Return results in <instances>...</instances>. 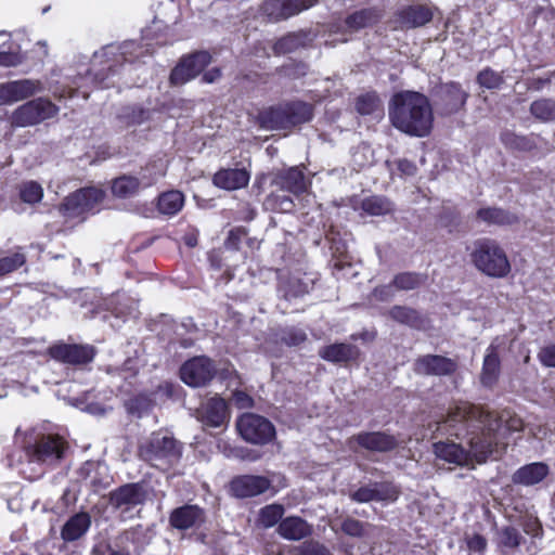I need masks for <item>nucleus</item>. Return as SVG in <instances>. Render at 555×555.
<instances>
[{
	"label": "nucleus",
	"instance_id": "obj_15",
	"mask_svg": "<svg viewBox=\"0 0 555 555\" xmlns=\"http://www.w3.org/2000/svg\"><path fill=\"white\" fill-rule=\"evenodd\" d=\"M146 496L147 491L143 483H127L111 492L109 503L115 508L129 511L137 505L143 504Z\"/></svg>",
	"mask_w": 555,
	"mask_h": 555
},
{
	"label": "nucleus",
	"instance_id": "obj_64",
	"mask_svg": "<svg viewBox=\"0 0 555 555\" xmlns=\"http://www.w3.org/2000/svg\"><path fill=\"white\" fill-rule=\"evenodd\" d=\"M238 240H240V231H230V234H229V237L227 241V246L236 248V245H237L236 242Z\"/></svg>",
	"mask_w": 555,
	"mask_h": 555
},
{
	"label": "nucleus",
	"instance_id": "obj_6",
	"mask_svg": "<svg viewBox=\"0 0 555 555\" xmlns=\"http://www.w3.org/2000/svg\"><path fill=\"white\" fill-rule=\"evenodd\" d=\"M59 107L50 100L37 98L14 109L10 117L13 127H30L54 117Z\"/></svg>",
	"mask_w": 555,
	"mask_h": 555
},
{
	"label": "nucleus",
	"instance_id": "obj_31",
	"mask_svg": "<svg viewBox=\"0 0 555 555\" xmlns=\"http://www.w3.org/2000/svg\"><path fill=\"white\" fill-rule=\"evenodd\" d=\"M279 183L285 191L294 195L302 194L308 189V182L304 172L297 167H292L279 175Z\"/></svg>",
	"mask_w": 555,
	"mask_h": 555
},
{
	"label": "nucleus",
	"instance_id": "obj_24",
	"mask_svg": "<svg viewBox=\"0 0 555 555\" xmlns=\"http://www.w3.org/2000/svg\"><path fill=\"white\" fill-rule=\"evenodd\" d=\"M92 524L91 516L87 512H79L72 515L63 525L61 538L65 542H74L82 538Z\"/></svg>",
	"mask_w": 555,
	"mask_h": 555
},
{
	"label": "nucleus",
	"instance_id": "obj_48",
	"mask_svg": "<svg viewBox=\"0 0 555 555\" xmlns=\"http://www.w3.org/2000/svg\"><path fill=\"white\" fill-rule=\"evenodd\" d=\"M380 106V101L375 93H366L359 96L357 101V111L361 115L373 114Z\"/></svg>",
	"mask_w": 555,
	"mask_h": 555
},
{
	"label": "nucleus",
	"instance_id": "obj_58",
	"mask_svg": "<svg viewBox=\"0 0 555 555\" xmlns=\"http://www.w3.org/2000/svg\"><path fill=\"white\" fill-rule=\"evenodd\" d=\"M539 359L543 365L555 367V345H550L541 349Z\"/></svg>",
	"mask_w": 555,
	"mask_h": 555
},
{
	"label": "nucleus",
	"instance_id": "obj_27",
	"mask_svg": "<svg viewBox=\"0 0 555 555\" xmlns=\"http://www.w3.org/2000/svg\"><path fill=\"white\" fill-rule=\"evenodd\" d=\"M433 17L431 11L423 5H410L398 13V24L401 28L421 27Z\"/></svg>",
	"mask_w": 555,
	"mask_h": 555
},
{
	"label": "nucleus",
	"instance_id": "obj_8",
	"mask_svg": "<svg viewBox=\"0 0 555 555\" xmlns=\"http://www.w3.org/2000/svg\"><path fill=\"white\" fill-rule=\"evenodd\" d=\"M181 451L177 441L167 434L156 433L140 447V456L157 466V461H172L180 456Z\"/></svg>",
	"mask_w": 555,
	"mask_h": 555
},
{
	"label": "nucleus",
	"instance_id": "obj_53",
	"mask_svg": "<svg viewBox=\"0 0 555 555\" xmlns=\"http://www.w3.org/2000/svg\"><path fill=\"white\" fill-rule=\"evenodd\" d=\"M469 555H483L487 550V540L480 534H473L466 538Z\"/></svg>",
	"mask_w": 555,
	"mask_h": 555
},
{
	"label": "nucleus",
	"instance_id": "obj_19",
	"mask_svg": "<svg viewBox=\"0 0 555 555\" xmlns=\"http://www.w3.org/2000/svg\"><path fill=\"white\" fill-rule=\"evenodd\" d=\"M270 487L266 477L245 475L234 478L230 488L236 498H250L263 493Z\"/></svg>",
	"mask_w": 555,
	"mask_h": 555
},
{
	"label": "nucleus",
	"instance_id": "obj_12",
	"mask_svg": "<svg viewBox=\"0 0 555 555\" xmlns=\"http://www.w3.org/2000/svg\"><path fill=\"white\" fill-rule=\"evenodd\" d=\"M467 98L468 93L462 89L460 83H443L437 89L435 106L439 114L452 115L465 105Z\"/></svg>",
	"mask_w": 555,
	"mask_h": 555
},
{
	"label": "nucleus",
	"instance_id": "obj_50",
	"mask_svg": "<svg viewBox=\"0 0 555 555\" xmlns=\"http://www.w3.org/2000/svg\"><path fill=\"white\" fill-rule=\"evenodd\" d=\"M477 81L487 89H496L503 83V77L499 73L486 68L478 74Z\"/></svg>",
	"mask_w": 555,
	"mask_h": 555
},
{
	"label": "nucleus",
	"instance_id": "obj_40",
	"mask_svg": "<svg viewBox=\"0 0 555 555\" xmlns=\"http://www.w3.org/2000/svg\"><path fill=\"white\" fill-rule=\"evenodd\" d=\"M522 541L518 529L507 526L498 532V545L502 550H516Z\"/></svg>",
	"mask_w": 555,
	"mask_h": 555
},
{
	"label": "nucleus",
	"instance_id": "obj_62",
	"mask_svg": "<svg viewBox=\"0 0 555 555\" xmlns=\"http://www.w3.org/2000/svg\"><path fill=\"white\" fill-rule=\"evenodd\" d=\"M374 294L379 299L385 300L391 296V286L387 285V286L376 287L374 291Z\"/></svg>",
	"mask_w": 555,
	"mask_h": 555
},
{
	"label": "nucleus",
	"instance_id": "obj_17",
	"mask_svg": "<svg viewBox=\"0 0 555 555\" xmlns=\"http://www.w3.org/2000/svg\"><path fill=\"white\" fill-rule=\"evenodd\" d=\"M50 356L68 364H86L94 357V349L90 346L59 344L49 348Z\"/></svg>",
	"mask_w": 555,
	"mask_h": 555
},
{
	"label": "nucleus",
	"instance_id": "obj_52",
	"mask_svg": "<svg viewBox=\"0 0 555 555\" xmlns=\"http://www.w3.org/2000/svg\"><path fill=\"white\" fill-rule=\"evenodd\" d=\"M296 550L297 555H332L324 545L315 541L304 542Z\"/></svg>",
	"mask_w": 555,
	"mask_h": 555
},
{
	"label": "nucleus",
	"instance_id": "obj_42",
	"mask_svg": "<svg viewBox=\"0 0 555 555\" xmlns=\"http://www.w3.org/2000/svg\"><path fill=\"white\" fill-rule=\"evenodd\" d=\"M20 196L22 201L25 203H38L41 201L43 196L42 186L35 181L24 182L20 189Z\"/></svg>",
	"mask_w": 555,
	"mask_h": 555
},
{
	"label": "nucleus",
	"instance_id": "obj_28",
	"mask_svg": "<svg viewBox=\"0 0 555 555\" xmlns=\"http://www.w3.org/2000/svg\"><path fill=\"white\" fill-rule=\"evenodd\" d=\"M319 354L328 362L341 363L356 360L359 357V349L351 344H332L321 348Z\"/></svg>",
	"mask_w": 555,
	"mask_h": 555
},
{
	"label": "nucleus",
	"instance_id": "obj_32",
	"mask_svg": "<svg viewBox=\"0 0 555 555\" xmlns=\"http://www.w3.org/2000/svg\"><path fill=\"white\" fill-rule=\"evenodd\" d=\"M361 208L371 216H384L393 211V204L384 196L373 195L361 202Z\"/></svg>",
	"mask_w": 555,
	"mask_h": 555
},
{
	"label": "nucleus",
	"instance_id": "obj_45",
	"mask_svg": "<svg viewBox=\"0 0 555 555\" xmlns=\"http://www.w3.org/2000/svg\"><path fill=\"white\" fill-rule=\"evenodd\" d=\"M151 112L139 106L126 107L120 118L125 119L128 125H141L149 120Z\"/></svg>",
	"mask_w": 555,
	"mask_h": 555
},
{
	"label": "nucleus",
	"instance_id": "obj_34",
	"mask_svg": "<svg viewBox=\"0 0 555 555\" xmlns=\"http://www.w3.org/2000/svg\"><path fill=\"white\" fill-rule=\"evenodd\" d=\"M288 127L307 122L312 118V106L304 102L287 103Z\"/></svg>",
	"mask_w": 555,
	"mask_h": 555
},
{
	"label": "nucleus",
	"instance_id": "obj_54",
	"mask_svg": "<svg viewBox=\"0 0 555 555\" xmlns=\"http://www.w3.org/2000/svg\"><path fill=\"white\" fill-rule=\"evenodd\" d=\"M26 55L20 51L16 52H0V66L16 67L24 63Z\"/></svg>",
	"mask_w": 555,
	"mask_h": 555
},
{
	"label": "nucleus",
	"instance_id": "obj_35",
	"mask_svg": "<svg viewBox=\"0 0 555 555\" xmlns=\"http://www.w3.org/2000/svg\"><path fill=\"white\" fill-rule=\"evenodd\" d=\"M379 18L378 11L364 9L350 14L346 18V26L351 30H359L375 23Z\"/></svg>",
	"mask_w": 555,
	"mask_h": 555
},
{
	"label": "nucleus",
	"instance_id": "obj_33",
	"mask_svg": "<svg viewBox=\"0 0 555 555\" xmlns=\"http://www.w3.org/2000/svg\"><path fill=\"white\" fill-rule=\"evenodd\" d=\"M184 204V196L179 191H169L163 193L158 198V210L163 215H176L181 210Z\"/></svg>",
	"mask_w": 555,
	"mask_h": 555
},
{
	"label": "nucleus",
	"instance_id": "obj_3",
	"mask_svg": "<svg viewBox=\"0 0 555 555\" xmlns=\"http://www.w3.org/2000/svg\"><path fill=\"white\" fill-rule=\"evenodd\" d=\"M68 448L67 441L55 434L41 435L24 449L20 473L27 479L41 477L47 469L55 467L63 460Z\"/></svg>",
	"mask_w": 555,
	"mask_h": 555
},
{
	"label": "nucleus",
	"instance_id": "obj_63",
	"mask_svg": "<svg viewBox=\"0 0 555 555\" xmlns=\"http://www.w3.org/2000/svg\"><path fill=\"white\" fill-rule=\"evenodd\" d=\"M218 77H220V70L218 68L212 69L210 72H207L204 74L203 79L205 82L211 83L214 82Z\"/></svg>",
	"mask_w": 555,
	"mask_h": 555
},
{
	"label": "nucleus",
	"instance_id": "obj_60",
	"mask_svg": "<svg viewBox=\"0 0 555 555\" xmlns=\"http://www.w3.org/2000/svg\"><path fill=\"white\" fill-rule=\"evenodd\" d=\"M529 434L539 440H543L547 436V428L542 424H528Z\"/></svg>",
	"mask_w": 555,
	"mask_h": 555
},
{
	"label": "nucleus",
	"instance_id": "obj_11",
	"mask_svg": "<svg viewBox=\"0 0 555 555\" xmlns=\"http://www.w3.org/2000/svg\"><path fill=\"white\" fill-rule=\"evenodd\" d=\"M42 90L41 81L36 79H20L0 83V106L30 99Z\"/></svg>",
	"mask_w": 555,
	"mask_h": 555
},
{
	"label": "nucleus",
	"instance_id": "obj_10",
	"mask_svg": "<svg viewBox=\"0 0 555 555\" xmlns=\"http://www.w3.org/2000/svg\"><path fill=\"white\" fill-rule=\"evenodd\" d=\"M210 54L198 51L181 59L170 74V82L181 86L194 79L210 63Z\"/></svg>",
	"mask_w": 555,
	"mask_h": 555
},
{
	"label": "nucleus",
	"instance_id": "obj_5",
	"mask_svg": "<svg viewBox=\"0 0 555 555\" xmlns=\"http://www.w3.org/2000/svg\"><path fill=\"white\" fill-rule=\"evenodd\" d=\"M472 259L476 268L485 274L493 278H503L511 266L503 249L493 241L483 240L476 243L472 253Z\"/></svg>",
	"mask_w": 555,
	"mask_h": 555
},
{
	"label": "nucleus",
	"instance_id": "obj_23",
	"mask_svg": "<svg viewBox=\"0 0 555 555\" xmlns=\"http://www.w3.org/2000/svg\"><path fill=\"white\" fill-rule=\"evenodd\" d=\"M204 520V511L196 505L178 507L170 515L171 526L180 530L197 527L203 524Z\"/></svg>",
	"mask_w": 555,
	"mask_h": 555
},
{
	"label": "nucleus",
	"instance_id": "obj_46",
	"mask_svg": "<svg viewBox=\"0 0 555 555\" xmlns=\"http://www.w3.org/2000/svg\"><path fill=\"white\" fill-rule=\"evenodd\" d=\"M479 219L489 222L504 224L511 222V217L502 209L499 208H482L477 212Z\"/></svg>",
	"mask_w": 555,
	"mask_h": 555
},
{
	"label": "nucleus",
	"instance_id": "obj_43",
	"mask_svg": "<svg viewBox=\"0 0 555 555\" xmlns=\"http://www.w3.org/2000/svg\"><path fill=\"white\" fill-rule=\"evenodd\" d=\"M373 489L375 501L393 502L399 494L397 487L390 482H374Z\"/></svg>",
	"mask_w": 555,
	"mask_h": 555
},
{
	"label": "nucleus",
	"instance_id": "obj_13",
	"mask_svg": "<svg viewBox=\"0 0 555 555\" xmlns=\"http://www.w3.org/2000/svg\"><path fill=\"white\" fill-rule=\"evenodd\" d=\"M216 373L212 361L206 357H195L180 369L181 379L191 387H202L211 380Z\"/></svg>",
	"mask_w": 555,
	"mask_h": 555
},
{
	"label": "nucleus",
	"instance_id": "obj_41",
	"mask_svg": "<svg viewBox=\"0 0 555 555\" xmlns=\"http://www.w3.org/2000/svg\"><path fill=\"white\" fill-rule=\"evenodd\" d=\"M425 282V276L417 273L404 272L395 276L393 285L398 289L412 291L420 287Z\"/></svg>",
	"mask_w": 555,
	"mask_h": 555
},
{
	"label": "nucleus",
	"instance_id": "obj_25",
	"mask_svg": "<svg viewBox=\"0 0 555 555\" xmlns=\"http://www.w3.org/2000/svg\"><path fill=\"white\" fill-rule=\"evenodd\" d=\"M550 473V468L545 463L535 462L527 464L518 468L512 477L516 485L534 486L541 482Z\"/></svg>",
	"mask_w": 555,
	"mask_h": 555
},
{
	"label": "nucleus",
	"instance_id": "obj_21",
	"mask_svg": "<svg viewBox=\"0 0 555 555\" xmlns=\"http://www.w3.org/2000/svg\"><path fill=\"white\" fill-rule=\"evenodd\" d=\"M276 531L285 540L299 541L310 537L313 527L301 517L289 516L280 521Z\"/></svg>",
	"mask_w": 555,
	"mask_h": 555
},
{
	"label": "nucleus",
	"instance_id": "obj_39",
	"mask_svg": "<svg viewBox=\"0 0 555 555\" xmlns=\"http://www.w3.org/2000/svg\"><path fill=\"white\" fill-rule=\"evenodd\" d=\"M530 113L541 121L555 120V101L552 99H540L530 105Z\"/></svg>",
	"mask_w": 555,
	"mask_h": 555
},
{
	"label": "nucleus",
	"instance_id": "obj_2",
	"mask_svg": "<svg viewBox=\"0 0 555 555\" xmlns=\"http://www.w3.org/2000/svg\"><path fill=\"white\" fill-rule=\"evenodd\" d=\"M388 115L396 129L411 137H426L433 128L434 115L429 100L416 91L393 94Z\"/></svg>",
	"mask_w": 555,
	"mask_h": 555
},
{
	"label": "nucleus",
	"instance_id": "obj_9",
	"mask_svg": "<svg viewBox=\"0 0 555 555\" xmlns=\"http://www.w3.org/2000/svg\"><path fill=\"white\" fill-rule=\"evenodd\" d=\"M104 198V192L95 186L80 189L68 195L61 206L66 218H78L93 210Z\"/></svg>",
	"mask_w": 555,
	"mask_h": 555
},
{
	"label": "nucleus",
	"instance_id": "obj_56",
	"mask_svg": "<svg viewBox=\"0 0 555 555\" xmlns=\"http://www.w3.org/2000/svg\"><path fill=\"white\" fill-rule=\"evenodd\" d=\"M351 499L359 503L375 501L373 483L359 488L351 494Z\"/></svg>",
	"mask_w": 555,
	"mask_h": 555
},
{
	"label": "nucleus",
	"instance_id": "obj_1",
	"mask_svg": "<svg viewBox=\"0 0 555 555\" xmlns=\"http://www.w3.org/2000/svg\"><path fill=\"white\" fill-rule=\"evenodd\" d=\"M524 426L522 420L508 410L495 414L462 402L449 410L447 417L436 424V430L466 439L469 449L439 441L434 443V451L439 460L450 464L473 466L474 461L483 463L488 457L501 456L508 436L521 431Z\"/></svg>",
	"mask_w": 555,
	"mask_h": 555
},
{
	"label": "nucleus",
	"instance_id": "obj_37",
	"mask_svg": "<svg viewBox=\"0 0 555 555\" xmlns=\"http://www.w3.org/2000/svg\"><path fill=\"white\" fill-rule=\"evenodd\" d=\"M389 315L392 320L412 327H421L423 323L418 312L408 307L395 306Z\"/></svg>",
	"mask_w": 555,
	"mask_h": 555
},
{
	"label": "nucleus",
	"instance_id": "obj_49",
	"mask_svg": "<svg viewBox=\"0 0 555 555\" xmlns=\"http://www.w3.org/2000/svg\"><path fill=\"white\" fill-rule=\"evenodd\" d=\"M154 404L153 399L147 395H139L128 402L129 412L141 416L152 409Z\"/></svg>",
	"mask_w": 555,
	"mask_h": 555
},
{
	"label": "nucleus",
	"instance_id": "obj_44",
	"mask_svg": "<svg viewBox=\"0 0 555 555\" xmlns=\"http://www.w3.org/2000/svg\"><path fill=\"white\" fill-rule=\"evenodd\" d=\"M302 43L301 37L296 34H288L279 39L274 46L273 51L275 54H285L293 52Z\"/></svg>",
	"mask_w": 555,
	"mask_h": 555
},
{
	"label": "nucleus",
	"instance_id": "obj_57",
	"mask_svg": "<svg viewBox=\"0 0 555 555\" xmlns=\"http://www.w3.org/2000/svg\"><path fill=\"white\" fill-rule=\"evenodd\" d=\"M145 173L147 177H154L157 175V180L165 175V166L162 160L155 162L153 164L147 165L144 169L141 170L139 180H142V176Z\"/></svg>",
	"mask_w": 555,
	"mask_h": 555
},
{
	"label": "nucleus",
	"instance_id": "obj_38",
	"mask_svg": "<svg viewBox=\"0 0 555 555\" xmlns=\"http://www.w3.org/2000/svg\"><path fill=\"white\" fill-rule=\"evenodd\" d=\"M273 337L276 343L281 341L285 346L293 347L304 343L307 339V334L301 328L288 326L279 330Z\"/></svg>",
	"mask_w": 555,
	"mask_h": 555
},
{
	"label": "nucleus",
	"instance_id": "obj_18",
	"mask_svg": "<svg viewBox=\"0 0 555 555\" xmlns=\"http://www.w3.org/2000/svg\"><path fill=\"white\" fill-rule=\"evenodd\" d=\"M456 370V363L442 356H424L414 363V371L422 375H450Z\"/></svg>",
	"mask_w": 555,
	"mask_h": 555
},
{
	"label": "nucleus",
	"instance_id": "obj_22",
	"mask_svg": "<svg viewBox=\"0 0 555 555\" xmlns=\"http://www.w3.org/2000/svg\"><path fill=\"white\" fill-rule=\"evenodd\" d=\"M228 418L227 402L220 397L210 398L202 408L201 420L206 426L221 427Z\"/></svg>",
	"mask_w": 555,
	"mask_h": 555
},
{
	"label": "nucleus",
	"instance_id": "obj_29",
	"mask_svg": "<svg viewBox=\"0 0 555 555\" xmlns=\"http://www.w3.org/2000/svg\"><path fill=\"white\" fill-rule=\"evenodd\" d=\"M500 374V358L498 346L493 341L486 350L480 380L483 386H493Z\"/></svg>",
	"mask_w": 555,
	"mask_h": 555
},
{
	"label": "nucleus",
	"instance_id": "obj_7",
	"mask_svg": "<svg viewBox=\"0 0 555 555\" xmlns=\"http://www.w3.org/2000/svg\"><path fill=\"white\" fill-rule=\"evenodd\" d=\"M236 428L241 437L254 444H264L275 436L274 426L263 416L245 413L236 422Z\"/></svg>",
	"mask_w": 555,
	"mask_h": 555
},
{
	"label": "nucleus",
	"instance_id": "obj_16",
	"mask_svg": "<svg viewBox=\"0 0 555 555\" xmlns=\"http://www.w3.org/2000/svg\"><path fill=\"white\" fill-rule=\"evenodd\" d=\"M353 443L372 452H388L397 448L398 439L385 431H363L352 436L348 444L352 449Z\"/></svg>",
	"mask_w": 555,
	"mask_h": 555
},
{
	"label": "nucleus",
	"instance_id": "obj_55",
	"mask_svg": "<svg viewBox=\"0 0 555 555\" xmlns=\"http://www.w3.org/2000/svg\"><path fill=\"white\" fill-rule=\"evenodd\" d=\"M101 468V465L96 462H86L80 468H79V476L85 478L86 480H89L92 486L98 485V479L95 476H93V473H95L98 469Z\"/></svg>",
	"mask_w": 555,
	"mask_h": 555
},
{
	"label": "nucleus",
	"instance_id": "obj_20",
	"mask_svg": "<svg viewBox=\"0 0 555 555\" xmlns=\"http://www.w3.org/2000/svg\"><path fill=\"white\" fill-rule=\"evenodd\" d=\"M157 182V175L147 177L145 173L142 180L133 176H122L114 180L112 192L118 197H130L139 192L140 189L149 188Z\"/></svg>",
	"mask_w": 555,
	"mask_h": 555
},
{
	"label": "nucleus",
	"instance_id": "obj_61",
	"mask_svg": "<svg viewBox=\"0 0 555 555\" xmlns=\"http://www.w3.org/2000/svg\"><path fill=\"white\" fill-rule=\"evenodd\" d=\"M399 169L405 173V175H414L415 171H416V167L413 163L409 162V160H400L399 162Z\"/></svg>",
	"mask_w": 555,
	"mask_h": 555
},
{
	"label": "nucleus",
	"instance_id": "obj_26",
	"mask_svg": "<svg viewBox=\"0 0 555 555\" xmlns=\"http://www.w3.org/2000/svg\"><path fill=\"white\" fill-rule=\"evenodd\" d=\"M250 176L246 169H221L214 176V184L224 190H237L246 186Z\"/></svg>",
	"mask_w": 555,
	"mask_h": 555
},
{
	"label": "nucleus",
	"instance_id": "obj_59",
	"mask_svg": "<svg viewBox=\"0 0 555 555\" xmlns=\"http://www.w3.org/2000/svg\"><path fill=\"white\" fill-rule=\"evenodd\" d=\"M233 402L238 409H248L253 406V398L244 391H235L233 393Z\"/></svg>",
	"mask_w": 555,
	"mask_h": 555
},
{
	"label": "nucleus",
	"instance_id": "obj_30",
	"mask_svg": "<svg viewBox=\"0 0 555 555\" xmlns=\"http://www.w3.org/2000/svg\"><path fill=\"white\" fill-rule=\"evenodd\" d=\"M258 119L261 128L267 130L289 128L285 104L261 111Z\"/></svg>",
	"mask_w": 555,
	"mask_h": 555
},
{
	"label": "nucleus",
	"instance_id": "obj_47",
	"mask_svg": "<svg viewBox=\"0 0 555 555\" xmlns=\"http://www.w3.org/2000/svg\"><path fill=\"white\" fill-rule=\"evenodd\" d=\"M26 262V256L21 251H15L10 256L0 259V271L2 275L11 273L21 268Z\"/></svg>",
	"mask_w": 555,
	"mask_h": 555
},
{
	"label": "nucleus",
	"instance_id": "obj_14",
	"mask_svg": "<svg viewBox=\"0 0 555 555\" xmlns=\"http://www.w3.org/2000/svg\"><path fill=\"white\" fill-rule=\"evenodd\" d=\"M317 0H266L261 12L271 21L286 20L311 8Z\"/></svg>",
	"mask_w": 555,
	"mask_h": 555
},
{
	"label": "nucleus",
	"instance_id": "obj_51",
	"mask_svg": "<svg viewBox=\"0 0 555 555\" xmlns=\"http://www.w3.org/2000/svg\"><path fill=\"white\" fill-rule=\"evenodd\" d=\"M340 528L344 533L354 538H360L365 533V524L350 517L343 521Z\"/></svg>",
	"mask_w": 555,
	"mask_h": 555
},
{
	"label": "nucleus",
	"instance_id": "obj_36",
	"mask_svg": "<svg viewBox=\"0 0 555 555\" xmlns=\"http://www.w3.org/2000/svg\"><path fill=\"white\" fill-rule=\"evenodd\" d=\"M284 507L281 504H270L260 508L258 514V525L264 529H269L283 519Z\"/></svg>",
	"mask_w": 555,
	"mask_h": 555
},
{
	"label": "nucleus",
	"instance_id": "obj_4",
	"mask_svg": "<svg viewBox=\"0 0 555 555\" xmlns=\"http://www.w3.org/2000/svg\"><path fill=\"white\" fill-rule=\"evenodd\" d=\"M150 52V43H137L134 41H126L120 46H107L101 53L94 54V62L105 63V67L93 73L95 83L101 88H108V74L117 72V64L134 63L140 61Z\"/></svg>",
	"mask_w": 555,
	"mask_h": 555
}]
</instances>
